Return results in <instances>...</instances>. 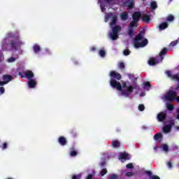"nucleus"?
Instances as JSON below:
<instances>
[{
    "instance_id": "1",
    "label": "nucleus",
    "mask_w": 179,
    "mask_h": 179,
    "mask_svg": "<svg viewBox=\"0 0 179 179\" xmlns=\"http://www.w3.org/2000/svg\"><path fill=\"white\" fill-rule=\"evenodd\" d=\"M110 76L111 77L110 80V85L111 87H113V89H117V90L121 92L122 96H124V97H129V96H131L132 94V92H134V86L129 85L126 88V90H122L121 83L117 81L121 80V74L115 71H111L110 73Z\"/></svg>"
},
{
    "instance_id": "2",
    "label": "nucleus",
    "mask_w": 179,
    "mask_h": 179,
    "mask_svg": "<svg viewBox=\"0 0 179 179\" xmlns=\"http://www.w3.org/2000/svg\"><path fill=\"white\" fill-rule=\"evenodd\" d=\"M8 45L10 47V48L15 50V51L20 50L22 45H23V42L20 41V36H19V34L15 35L12 32L8 33L6 38L3 41V44H4V43H8Z\"/></svg>"
},
{
    "instance_id": "3",
    "label": "nucleus",
    "mask_w": 179,
    "mask_h": 179,
    "mask_svg": "<svg viewBox=\"0 0 179 179\" xmlns=\"http://www.w3.org/2000/svg\"><path fill=\"white\" fill-rule=\"evenodd\" d=\"M149 41H148V38H143V32L142 31L136 35L134 40L135 48H142L143 47H146Z\"/></svg>"
},
{
    "instance_id": "4",
    "label": "nucleus",
    "mask_w": 179,
    "mask_h": 179,
    "mask_svg": "<svg viewBox=\"0 0 179 179\" xmlns=\"http://www.w3.org/2000/svg\"><path fill=\"white\" fill-rule=\"evenodd\" d=\"M117 18H118V17L114 13H108L105 16L106 22H108V20L109 19H112L111 22L110 23V25L111 26V27H113V26H115V24H117Z\"/></svg>"
},
{
    "instance_id": "5",
    "label": "nucleus",
    "mask_w": 179,
    "mask_h": 179,
    "mask_svg": "<svg viewBox=\"0 0 179 179\" xmlns=\"http://www.w3.org/2000/svg\"><path fill=\"white\" fill-rule=\"evenodd\" d=\"M165 100L167 101H174L177 97L176 91L169 90L165 95Z\"/></svg>"
},
{
    "instance_id": "6",
    "label": "nucleus",
    "mask_w": 179,
    "mask_h": 179,
    "mask_svg": "<svg viewBox=\"0 0 179 179\" xmlns=\"http://www.w3.org/2000/svg\"><path fill=\"white\" fill-rule=\"evenodd\" d=\"M157 118L159 122H163V121H166V118H167V114L166 112H160L157 114Z\"/></svg>"
},
{
    "instance_id": "7",
    "label": "nucleus",
    "mask_w": 179,
    "mask_h": 179,
    "mask_svg": "<svg viewBox=\"0 0 179 179\" xmlns=\"http://www.w3.org/2000/svg\"><path fill=\"white\" fill-rule=\"evenodd\" d=\"M119 159L120 160H121L122 163H124V162H127V160H129L131 159V157H129V154L127 152H124L120 155Z\"/></svg>"
},
{
    "instance_id": "8",
    "label": "nucleus",
    "mask_w": 179,
    "mask_h": 179,
    "mask_svg": "<svg viewBox=\"0 0 179 179\" xmlns=\"http://www.w3.org/2000/svg\"><path fill=\"white\" fill-rule=\"evenodd\" d=\"M167 52H169V48H164L161 50V52L159 55L161 62L163 61V59H164V56L167 55Z\"/></svg>"
},
{
    "instance_id": "9",
    "label": "nucleus",
    "mask_w": 179,
    "mask_h": 179,
    "mask_svg": "<svg viewBox=\"0 0 179 179\" xmlns=\"http://www.w3.org/2000/svg\"><path fill=\"white\" fill-rule=\"evenodd\" d=\"M141 17H142V14L139 11H136L132 15V19L136 22H139Z\"/></svg>"
},
{
    "instance_id": "10",
    "label": "nucleus",
    "mask_w": 179,
    "mask_h": 179,
    "mask_svg": "<svg viewBox=\"0 0 179 179\" xmlns=\"http://www.w3.org/2000/svg\"><path fill=\"white\" fill-rule=\"evenodd\" d=\"M28 86L29 89H34L37 86V81L33 78L28 80Z\"/></svg>"
},
{
    "instance_id": "11",
    "label": "nucleus",
    "mask_w": 179,
    "mask_h": 179,
    "mask_svg": "<svg viewBox=\"0 0 179 179\" xmlns=\"http://www.w3.org/2000/svg\"><path fill=\"white\" fill-rule=\"evenodd\" d=\"M58 143H59V145H61L62 146H65L67 145L68 141H66V138L62 136H61L60 137H59L58 138Z\"/></svg>"
},
{
    "instance_id": "12",
    "label": "nucleus",
    "mask_w": 179,
    "mask_h": 179,
    "mask_svg": "<svg viewBox=\"0 0 179 179\" xmlns=\"http://www.w3.org/2000/svg\"><path fill=\"white\" fill-rule=\"evenodd\" d=\"M159 64V60L156 59L155 57H150L148 60V64H150V66H155V65H157Z\"/></svg>"
},
{
    "instance_id": "13",
    "label": "nucleus",
    "mask_w": 179,
    "mask_h": 179,
    "mask_svg": "<svg viewBox=\"0 0 179 179\" xmlns=\"http://www.w3.org/2000/svg\"><path fill=\"white\" fill-rule=\"evenodd\" d=\"M24 76L29 80L30 79H33V78H34V73L30 70H27L24 72Z\"/></svg>"
},
{
    "instance_id": "14",
    "label": "nucleus",
    "mask_w": 179,
    "mask_h": 179,
    "mask_svg": "<svg viewBox=\"0 0 179 179\" xmlns=\"http://www.w3.org/2000/svg\"><path fill=\"white\" fill-rule=\"evenodd\" d=\"M141 18L143 22H145V23H150V15L143 14L141 15Z\"/></svg>"
},
{
    "instance_id": "15",
    "label": "nucleus",
    "mask_w": 179,
    "mask_h": 179,
    "mask_svg": "<svg viewBox=\"0 0 179 179\" xmlns=\"http://www.w3.org/2000/svg\"><path fill=\"white\" fill-rule=\"evenodd\" d=\"M145 173L147 174V176H148L150 179H160V177H159L158 176L152 175V171H146Z\"/></svg>"
},
{
    "instance_id": "16",
    "label": "nucleus",
    "mask_w": 179,
    "mask_h": 179,
    "mask_svg": "<svg viewBox=\"0 0 179 179\" xmlns=\"http://www.w3.org/2000/svg\"><path fill=\"white\" fill-rule=\"evenodd\" d=\"M124 5L129 8V9H132L134 8V0H127L124 2Z\"/></svg>"
},
{
    "instance_id": "17",
    "label": "nucleus",
    "mask_w": 179,
    "mask_h": 179,
    "mask_svg": "<svg viewBox=\"0 0 179 179\" xmlns=\"http://www.w3.org/2000/svg\"><path fill=\"white\" fill-rule=\"evenodd\" d=\"M167 27H169V23L167 22H164L159 25V29L160 31L166 30Z\"/></svg>"
},
{
    "instance_id": "18",
    "label": "nucleus",
    "mask_w": 179,
    "mask_h": 179,
    "mask_svg": "<svg viewBox=\"0 0 179 179\" xmlns=\"http://www.w3.org/2000/svg\"><path fill=\"white\" fill-rule=\"evenodd\" d=\"M12 76L10 75H4L3 76V80L6 83H9V82H10V80H12Z\"/></svg>"
},
{
    "instance_id": "19",
    "label": "nucleus",
    "mask_w": 179,
    "mask_h": 179,
    "mask_svg": "<svg viewBox=\"0 0 179 179\" xmlns=\"http://www.w3.org/2000/svg\"><path fill=\"white\" fill-rule=\"evenodd\" d=\"M134 27H138V21H135V20L129 24V29H134Z\"/></svg>"
},
{
    "instance_id": "20",
    "label": "nucleus",
    "mask_w": 179,
    "mask_h": 179,
    "mask_svg": "<svg viewBox=\"0 0 179 179\" xmlns=\"http://www.w3.org/2000/svg\"><path fill=\"white\" fill-rule=\"evenodd\" d=\"M120 31H121V27L120 25H116L112 29V33L118 34Z\"/></svg>"
},
{
    "instance_id": "21",
    "label": "nucleus",
    "mask_w": 179,
    "mask_h": 179,
    "mask_svg": "<svg viewBox=\"0 0 179 179\" xmlns=\"http://www.w3.org/2000/svg\"><path fill=\"white\" fill-rule=\"evenodd\" d=\"M163 131H164V134H169V132H170V131H171V125L167 124V125L164 126L163 128Z\"/></svg>"
},
{
    "instance_id": "22",
    "label": "nucleus",
    "mask_w": 179,
    "mask_h": 179,
    "mask_svg": "<svg viewBox=\"0 0 179 179\" xmlns=\"http://www.w3.org/2000/svg\"><path fill=\"white\" fill-rule=\"evenodd\" d=\"M112 146L115 148H120V146H121V143L118 141H113L112 142Z\"/></svg>"
},
{
    "instance_id": "23",
    "label": "nucleus",
    "mask_w": 179,
    "mask_h": 179,
    "mask_svg": "<svg viewBox=\"0 0 179 179\" xmlns=\"http://www.w3.org/2000/svg\"><path fill=\"white\" fill-rule=\"evenodd\" d=\"M120 17L122 20H127V19H128V13L125 11L122 13L120 15Z\"/></svg>"
},
{
    "instance_id": "24",
    "label": "nucleus",
    "mask_w": 179,
    "mask_h": 179,
    "mask_svg": "<svg viewBox=\"0 0 179 179\" xmlns=\"http://www.w3.org/2000/svg\"><path fill=\"white\" fill-rule=\"evenodd\" d=\"M33 50H34V52H35V54H37V52H40V51H41V48H40V45H34Z\"/></svg>"
},
{
    "instance_id": "25",
    "label": "nucleus",
    "mask_w": 179,
    "mask_h": 179,
    "mask_svg": "<svg viewBox=\"0 0 179 179\" xmlns=\"http://www.w3.org/2000/svg\"><path fill=\"white\" fill-rule=\"evenodd\" d=\"M166 22H168L169 23H171V22H174V15H169L166 17Z\"/></svg>"
},
{
    "instance_id": "26",
    "label": "nucleus",
    "mask_w": 179,
    "mask_h": 179,
    "mask_svg": "<svg viewBox=\"0 0 179 179\" xmlns=\"http://www.w3.org/2000/svg\"><path fill=\"white\" fill-rule=\"evenodd\" d=\"M111 40L113 41L118 39V34H115L114 32L110 33V34Z\"/></svg>"
},
{
    "instance_id": "27",
    "label": "nucleus",
    "mask_w": 179,
    "mask_h": 179,
    "mask_svg": "<svg viewBox=\"0 0 179 179\" xmlns=\"http://www.w3.org/2000/svg\"><path fill=\"white\" fill-rule=\"evenodd\" d=\"M70 155L71 157H76V156H78V151L75 150L73 148H71L70 150Z\"/></svg>"
},
{
    "instance_id": "28",
    "label": "nucleus",
    "mask_w": 179,
    "mask_h": 179,
    "mask_svg": "<svg viewBox=\"0 0 179 179\" xmlns=\"http://www.w3.org/2000/svg\"><path fill=\"white\" fill-rule=\"evenodd\" d=\"M162 138H163V134H162V133L156 134L154 136L155 141H159V139H162Z\"/></svg>"
},
{
    "instance_id": "29",
    "label": "nucleus",
    "mask_w": 179,
    "mask_h": 179,
    "mask_svg": "<svg viewBox=\"0 0 179 179\" xmlns=\"http://www.w3.org/2000/svg\"><path fill=\"white\" fill-rule=\"evenodd\" d=\"M150 8L152 10L157 9V3L156 1H153L150 3Z\"/></svg>"
},
{
    "instance_id": "30",
    "label": "nucleus",
    "mask_w": 179,
    "mask_h": 179,
    "mask_svg": "<svg viewBox=\"0 0 179 179\" xmlns=\"http://www.w3.org/2000/svg\"><path fill=\"white\" fill-rule=\"evenodd\" d=\"M149 87H152L150 83H149V82L144 83V89L145 90H149Z\"/></svg>"
},
{
    "instance_id": "31",
    "label": "nucleus",
    "mask_w": 179,
    "mask_h": 179,
    "mask_svg": "<svg viewBox=\"0 0 179 179\" xmlns=\"http://www.w3.org/2000/svg\"><path fill=\"white\" fill-rule=\"evenodd\" d=\"M166 107L167 110H169V111H173L174 110V106H173V104L167 103Z\"/></svg>"
},
{
    "instance_id": "32",
    "label": "nucleus",
    "mask_w": 179,
    "mask_h": 179,
    "mask_svg": "<svg viewBox=\"0 0 179 179\" xmlns=\"http://www.w3.org/2000/svg\"><path fill=\"white\" fill-rule=\"evenodd\" d=\"M99 54L100 57H101L102 58H104V57H106V50H99Z\"/></svg>"
},
{
    "instance_id": "33",
    "label": "nucleus",
    "mask_w": 179,
    "mask_h": 179,
    "mask_svg": "<svg viewBox=\"0 0 179 179\" xmlns=\"http://www.w3.org/2000/svg\"><path fill=\"white\" fill-rule=\"evenodd\" d=\"M134 28H129L128 34L129 37H132L134 36Z\"/></svg>"
},
{
    "instance_id": "34",
    "label": "nucleus",
    "mask_w": 179,
    "mask_h": 179,
    "mask_svg": "<svg viewBox=\"0 0 179 179\" xmlns=\"http://www.w3.org/2000/svg\"><path fill=\"white\" fill-rule=\"evenodd\" d=\"M107 173V169H103L101 171V177H104V176H106V173Z\"/></svg>"
},
{
    "instance_id": "35",
    "label": "nucleus",
    "mask_w": 179,
    "mask_h": 179,
    "mask_svg": "<svg viewBox=\"0 0 179 179\" xmlns=\"http://www.w3.org/2000/svg\"><path fill=\"white\" fill-rule=\"evenodd\" d=\"M162 148L164 152H169V145H167V144H163Z\"/></svg>"
},
{
    "instance_id": "36",
    "label": "nucleus",
    "mask_w": 179,
    "mask_h": 179,
    "mask_svg": "<svg viewBox=\"0 0 179 179\" xmlns=\"http://www.w3.org/2000/svg\"><path fill=\"white\" fill-rule=\"evenodd\" d=\"M123 54L126 56L129 55V54H131V50L129 49H126L124 50Z\"/></svg>"
},
{
    "instance_id": "37",
    "label": "nucleus",
    "mask_w": 179,
    "mask_h": 179,
    "mask_svg": "<svg viewBox=\"0 0 179 179\" xmlns=\"http://www.w3.org/2000/svg\"><path fill=\"white\" fill-rule=\"evenodd\" d=\"M119 68L120 69H125V64L124 62L119 63Z\"/></svg>"
},
{
    "instance_id": "38",
    "label": "nucleus",
    "mask_w": 179,
    "mask_h": 179,
    "mask_svg": "<svg viewBox=\"0 0 179 179\" xmlns=\"http://www.w3.org/2000/svg\"><path fill=\"white\" fill-rule=\"evenodd\" d=\"M17 58L15 57H10L8 59V62L12 63V62H15L16 61Z\"/></svg>"
},
{
    "instance_id": "39",
    "label": "nucleus",
    "mask_w": 179,
    "mask_h": 179,
    "mask_svg": "<svg viewBox=\"0 0 179 179\" xmlns=\"http://www.w3.org/2000/svg\"><path fill=\"white\" fill-rule=\"evenodd\" d=\"M178 44V41H173L170 43V45L172 47H176V45Z\"/></svg>"
},
{
    "instance_id": "40",
    "label": "nucleus",
    "mask_w": 179,
    "mask_h": 179,
    "mask_svg": "<svg viewBox=\"0 0 179 179\" xmlns=\"http://www.w3.org/2000/svg\"><path fill=\"white\" fill-rule=\"evenodd\" d=\"M138 110H139V111H143L145 110V105L140 104L138 106Z\"/></svg>"
},
{
    "instance_id": "41",
    "label": "nucleus",
    "mask_w": 179,
    "mask_h": 179,
    "mask_svg": "<svg viewBox=\"0 0 179 179\" xmlns=\"http://www.w3.org/2000/svg\"><path fill=\"white\" fill-rule=\"evenodd\" d=\"M126 167H127V169H133L134 168V164H132V163L127 164L126 165Z\"/></svg>"
},
{
    "instance_id": "42",
    "label": "nucleus",
    "mask_w": 179,
    "mask_h": 179,
    "mask_svg": "<svg viewBox=\"0 0 179 179\" xmlns=\"http://www.w3.org/2000/svg\"><path fill=\"white\" fill-rule=\"evenodd\" d=\"M0 92H1V94H3V93H5V87H0Z\"/></svg>"
},
{
    "instance_id": "43",
    "label": "nucleus",
    "mask_w": 179,
    "mask_h": 179,
    "mask_svg": "<svg viewBox=\"0 0 179 179\" xmlns=\"http://www.w3.org/2000/svg\"><path fill=\"white\" fill-rule=\"evenodd\" d=\"M126 176L127 177H132V176H134V173H132V172H127L126 173Z\"/></svg>"
},
{
    "instance_id": "44",
    "label": "nucleus",
    "mask_w": 179,
    "mask_h": 179,
    "mask_svg": "<svg viewBox=\"0 0 179 179\" xmlns=\"http://www.w3.org/2000/svg\"><path fill=\"white\" fill-rule=\"evenodd\" d=\"M6 148H8V143H3V147H2L3 150H5V149H6Z\"/></svg>"
},
{
    "instance_id": "45",
    "label": "nucleus",
    "mask_w": 179,
    "mask_h": 179,
    "mask_svg": "<svg viewBox=\"0 0 179 179\" xmlns=\"http://www.w3.org/2000/svg\"><path fill=\"white\" fill-rule=\"evenodd\" d=\"M121 87H122V89H127L128 87L127 86V83H123Z\"/></svg>"
},
{
    "instance_id": "46",
    "label": "nucleus",
    "mask_w": 179,
    "mask_h": 179,
    "mask_svg": "<svg viewBox=\"0 0 179 179\" xmlns=\"http://www.w3.org/2000/svg\"><path fill=\"white\" fill-rule=\"evenodd\" d=\"M129 79H134L135 78V75L134 74H128Z\"/></svg>"
},
{
    "instance_id": "47",
    "label": "nucleus",
    "mask_w": 179,
    "mask_h": 179,
    "mask_svg": "<svg viewBox=\"0 0 179 179\" xmlns=\"http://www.w3.org/2000/svg\"><path fill=\"white\" fill-rule=\"evenodd\" d=\"M134 89H136V90H139V89H140L139 85H134L133 90H134Z\"/></svg>"
},
{
    "instance_id": "48",
    "label": "nucleus",
    "mask_w": 179,
    "mask_h": 179,
    "mask_svg": "<svg viewBox=\"0 0 179 179\" xmlns=\"http://www.w3.org/2000/svg\"><path fill=\"white\" fill-rule=\"evenodd\" d=\"M96 48L94 46H92V47L90 48V50L92 51V52L96 51Z\"/></svg>"
},
{
    "instance_id": "49",
    "label": "nucleus",
    "mask_w": 179,
    "mask_h": 179,
    "mask_svg": "<svg viewBox=\"0 0 179 179\" xmlns=\"http://www.w3.org/2000/svg\"><path fill=\"white\" fill-rule=\"evenodd\" d=\"M86 179H93V175L92 174L88 175Z\"/></svg>"
},
{
    "instance_id": "50",
    "label": "nucleus",
    "mask_w": 179,
    "mask_h": 179,
    "mask_svg": "<svg viewBox=\"0 0 179 179\" xmlns=\"http://www.w3.org/2000/svg\"><path fill=\"white\" fill-rule=\"evenodd\" d=\"M168 167L169 168V169H171V167H173V164H171V162H168Z\"/></svg>"
},
{
    "instance_id": "51",
    "label": "nucleus",
    "mask_w": 179,
    "mask_h": 179,
    "mask_svg": "<svg viewBox=\"0 0 179 179\" xmlns=\"http://www.w3.org/2000/svg\"><path fill=\"white\" fill-rule=\"evenodd\" d=\"M3 85H7L3 80L0 81V86H3Z\"/></svg>"
},
{
    "instance_id": "52",
    "label": "nucleus",
    "mask_w": 179,
    "mask_h": 179,
    "mask_svg": "<svg viewBox=\"0 0 179 179\" xmlns=\"http://www.w3.org/2000/svg\"><path fill=\"white\" fill-rule=\"evenodd\" d=\"M101 167H104V166H106V162H101Z\"/></svg>"
},
{
    "instance_id": "53",
    "label": "nucleus",
    "mask_w": 179,
    "mask_h": 179,
    "mask_svg": "<svg viewBox=\"0 0 179 179\" xmlns=\"http://www.w3.org/2000/svg\"><path fill=\"white\" fill-rule=\"evenodd\" d=\"M106 2H107V3H110V2H112V1L114 0H104Z\"/></svg>"
},
{
    "instance_id": "54",
    "label": "nucleus",
    "mask_w": 179,
    "mask_h": 179,
    "mask_svg": "<svg viewBox=\"0 0 179 179\" xmlns=\"http://www.w3.org/2000/svg\"><path fill=\"white\" fill-rule=\"evenodd\" d=\"M101 10L102 12H104V6H101Z\"/></svg>"
},
{
    "instance_id": "55",
    "label": "nucleus",
    "mask_w": 179,
    "mask_h": 179,
    "mask_svg": "<svg viewBox=\"0 0 179 179\" xmlns=\"http://www.w3.org/2000/svg\"><path fill=\"white\" fill-rule=\"evenodd\" d=\"M175 100H176V101L178 103H179V96H176V98L175 99Z\"/></svg>"
},
{
    "instance_id": "56",
    "label": "nucleus",
    "mask_w": 179,
    "mask_h": 179,
    "mask_svg": "<svg viewBox=\"0 0 179 179\" xmlns=\"http://www.w3.org/2000/svg\"><path fill=\"white\" fill-rule=\"evenodd\" d=\"M19 76H21V78H23V76H22V73L20 72L19 73Z\"/></svg>"
},
{
    "instance_id": "57",
    "label": "nucleus",
    "mask_w": 179,
    "mask_h": 179,
    "mask_svg": "<svg viewBox=\"0 0 179 179\" xmlns=\"http://www.w3.org/2000/svg\"><path fill=\"white\" fill-rule=\"evenodd\" d=\"M176 118H177V120H179V115H177Z\"/></svg>"
},
{
    "instance_id": "58",
    "label": "nucleus",
    "mask_w": 179,
    "mask_h": 179,
    "mask_svg": "<svg viewBox=\"0 0 179 179\" xmlns=\"http://www.w3.org/2000/svg\"><path fill=\"white\" fill-rule=\"evenodd\" d=\"M154 149L156 150V149H157V148L155 147Z\"/></svg>"
},
{
    "instance_id": "59",
    "label": "nucleus",
    "mask_w": 179,
    "mask_h": 179,
    "mask_svg": "<svg viewBox=\"0 0 179 179\" xmlns=\"http://www.w3.org/2000/svg\"><path fill=\"white\" fill-rule=\"evenodd\" d=\"M170 1V2H171V1H173V0H169Z\"/></svg>"
},
{
    "instance_id": "60",
    "label": "nucleus",
    "mask_w": 179,
    "mask_h": 179,
    "mask_svg": "<svg viewBox=\"0 0 179 179\" xmlns=\"http://www.w3.org/2000/svg\"><path fill=\"white\" fill-rule=\"evenodd\" d=\"M72 132H73V131H71V134H72Z\"/></svg>"
},
{
    "instance_id": "61",
    "label": "nucleus",
    "mask_w": 179,
    "mask_h": 179,
    "mask_svg": "<svg viewBox=\"0 0 179 179\" xmlns=\"http://www.w3.org/2000/svg\"><path fill=\"white\" fill-rule=\"evenodd\" d=\"M142 1H145V0H142Z\"/></svg>"
}]
</instances>
